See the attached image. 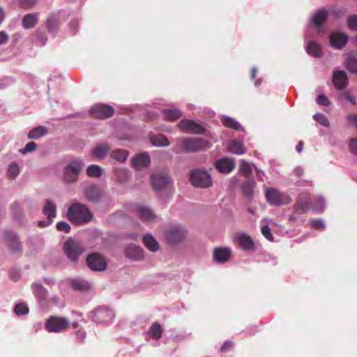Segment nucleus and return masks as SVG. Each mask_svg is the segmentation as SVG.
<instances>
[{
	"label": "nucleus",
	"instance_id": "obj_1",
	"mask_svg": "<svg viewBox=\"0 0 357 357\" xmlns=\"http://www.w3.org/2000/svg\"><path fill=\"white\" fill-rule=\"evenodd\" d=\"M82 195L87 202L96 206V210L105 213L114 206L112 196L105 195L101 188L95 183L83 188Z\"/></svg>",
	"mask_w": 357,
	"mask_h": 357
},
{
	"label": "nucleus",
	"instance_id": "obj_2",
	"mask_svg": "<svg viewBox=\"0 0 357 357\" xmlns=\"http://www.w3.org/2000/svg\"><path fill=\"white\" fill-rule=\"evenodd\" d=\"M66 217L73 225L77 226L91 222L94 218L88 206L79 202H74L69 206Z\"/></svg>",
	"mask_w": 357,
	"mask_h": 357
},
{
	"label": "nucleus",
	"instance_id": "obj_3",
	"mask_svg": "<svg viewBox=\"0 0 357 357\" xmlns=\"http://www.w3.org/2000/svg\"><path fill=\"white\" fill-rule=\"evenodd\" d=\"M212 143L202 137H182L178 146L172 149L174 153H199L211 148Z\"/></svg>",
	"mask_w": 357,
	"mask_h": 357
},
{
	"label": "nucleus",
	"instance_id": "obj_4",
	"mask_svg": "<svg viewBox=\"0 0 357 357\" xmlns=\"http://www.w3.org/2000/svg\"><path fill=\"white\" fill-rule=\"evenodd\" d=\"M189 182L195 188H208L212 184V176L204 168H195L189 172Z\"/></svg>",
	"mask_w": 357,
	"mask_h": 357
},
{
	"label": "nucleus",
	"instance_id": "obj_5",
	"mask_svg": "<svg viewBox=\"0 0 357 357\" xmlns=\"http://www.w3.org/2000/svg\"><path fill=\"white\" fill-rule=\"evenodd\" d=\"M84 166V162L82 159L75 158L71 160L63 168V181L67 183L76 182Z\"/></svg>",
	"mask_w": 357,
	"mask_h": 357
},
{
	"label": "nucleus",
	"instance_id": "obj_6",
	"mask_svg": "<svg viewBox=\"0 0 357 357\" xmlns=\"http://www.w3.org/2000/svg\"><path fill=\"white\" fill-rule=\"evenodd\" d=\"M188 230L181 224H176L164 231L165 238L169 245H177L186 238Z\"/></svg>",
	"mask_w": 357,
	"mask_h": 357
},
{
	"label": "nucleus",
	"instance_id": "obj_7",
	"mask_svg": "<svg viewBox=\"0 0 357 357\" xmlns=\"http://www.w3.org/2000/svg\"><path fill=\"white\" fill-rule=\"evenodd\" d=\"M70 327V321L63 317L50 316L45 321V328L50 333H61Z\"/></svg>",
	"mask_w": 357,
	"mask_h": 357
},
{
	"label": "nucleus",
	"instance_id": "obj_8",
	"mask_svg": "<svg viewBox=\"0 0 357 357\" xmlns=\"http://www.w3.org/2000/svg\"><path fill=\"white\" fill-rule=\"evenodd\" d=\"M114 108L105 103H96L91 106L89 110V114L94 119H107L114 114Z\"/></svg>",
	"mask_w": 357,
	"mask_h": 357
},
{
	"label": "nucleus",
	"instance_id": "obj_9",
	"mask_svg": "<svg viewBox=\"0 0 357 357\" xmlns=\"http://www.w3.org/2000/svg\"><path fill=\"white\" fill-rule=\"evenodd\" d=\"M328 17L329 12L325 8H321L312 16L310 24L316 28L319 33H324L326 32V24Z\"/></svg>",
	"mask_w": 357,
	"mask_h": 357
},
{
	"label": "nucleus",
	"instance_id": "obj_10",
	"mask_svg": "<svg viewBox=\"0 0 357 357\" xmlns=\"http://www.w3.org/2000/svg\"><path fill=\"white\" fill-rule=\"evenodd\" d=\"M178 128L183 132H188L196 135H206V129L202 123L194 119H184L178 123Z\"/></svg>",
	"mask_w": 357,
	"mask_h": 357
},
{
	"label": "nucleus",
	"instance_id": "obj_11",
	"mask_svg": "<svg viewBox=\"0 0 357 357\" xmlns=\"http://www.w3.org/2000/svg\"><path fill=\"white\" fill-rule=\"evenodd\" d=\"M91 313L93 321L97 324H109L114 317L113 311L107 307H97Z\"/></svg>",
	"mask_w": 357,
	"mask_h": 357
},
{
	"label": "nucleus",
	"instance_id": "obj_12",
	"mask_svg": "<svg viewBox=\"0 0 357 357\" xmlns=\"http://www.w3.org/2000/svg\"><path fill=\"white\" fill-rule=\"evenodd\" d=\"M332 83L337 91H343L349 85V77L344 70H333L332 73Z\"/></svg>",
	"mask_w": 357,
	"mask_h": 357
},
{
	"label": "nucleus",
	"instance_id": "obj_13",
	"mask_svg": "<svg viewBox=\"0 0 357 357\" xmlns=\"http://www.w3.org/2000/svg\"><path fill=\"white\" fill-rule=\"evenodd\" d=\"M86 261L90 269L94 271H102L107 268L105 259L96 252L89 255Z\"/></svg>",
	"mask_w": 357,
	"mask_h": 357
},
{
	"label": "nucleus",
	"instance_id": "obj_14",
	"mask_svg": "<svg viewBox=\"0 0 357 357\" xmlns=\"http://www.w3.org/2000/svg\"><path fill=\"white\" fill-rule=\"evenodd\" d=\"M348 40V35L341 31H333L328 36L329 44L334 50H342Z\"/></svg>",
	"mask_w": 357,
	"mask_h": 357
},
{
	"label": "nucleus",
	"instance_id": "obj_15",
	"mask_svg": "<svg viewBox=\"0 0 357 357\" xmlns=\"http://www.w3.org/2000/svg\"><path fill=\"white\" fill-rule=\"evenodd\" d=\"M214 166L218 172L228 174L234 169L236 160L234 158L222 157L215 162Z\"/></svg>",
	"mask_w": 357,
	"mask_h": 357
},
{
	"label": "nucleus",
	"instance_id": "obj_16",
	"mask_svg": "<svg viewBox=\"0 0 357 357\" xmlns=\"http://www.w3.org/2000/svg\"><path fill=\"white\" fill-rule=\"evenodd\" d=\"M151 163V158L148 152L137 153L131 158V165L135 169L147 167Z\"/></svg>",
	"mask_w": 357,
	"mask_h": 357
},
{
	"label": "nucleus",
	"instance_id": "obj_17",
	"mask_svg": "<svg viewBox=\"0 0 357 357\" xmlns=\"http://www.w3.org/2000/svg\"><path fill=\"white\" fill-rule=\"evenodd\" d=\"M169 183V178L160 173L153 174L151 177V186L156 192H159L167 187Z\"/></svg>",
	"mask_w": 357,
	"mask_h": 357
},
{
	"label": "nucleus",
	"instance_id": "obj_18",
	"mask_svg": "<svg viewBox=\"0 0 357 357\" xmlns=\"http://www.w3.org/2000/svg\"><path fill=\"white\" fill-rule=\"evenodd\" d=\"M267 202L275 206H280L283 204L282 194L276 188H269L265 192Z\"/></svg>",
	"mask_w": 357,
	"mask_h": 357
},
{
	"label": "nucleus",
	"instance_id": "obj_19",
	"mask_svg": "<svg viewBox=\"0 0 357 357\" xmlns=\"http://www.w3.org/2000/svg\"><path fill=\"white\" fill-rule=\"evenodd\" d=\"M109 151L110 146L108 144L98 143L91 149L90 155L94 159L102 160L109 155Z\"/></svg>",
	"mask_w": 357,
	"mask_h": 357
},
{
	"label": "nucleus",
	"instance_id": "obj_20",
	"mask_svg": "<svg viewBox=\"0 0 357 357\" xmlns=\"http://www.w3.org/2000/svg\"><path fill=\"white\" fill-rule=\"evenodd\" d=\"M231 254V250L227 247H216L213 252V257L215 261L223 264L229 261Z\"/></svg>",
	"mask_w": 357,
	"mask_h": 357
},
{
	"label": "nucleus",
	"instance_id": "obj_21",
	"mask_svg": "<svg viewBox=\"0 0 357 357\" xmlns=\"http://www.w3.org/2000/svg\"><path fill=\"white\" fill-rule=\"evenodd\" d=\"M344 66L351 75H357V53L350 52L346 54Z\"/></svg>",
	"mask_w": 357,
	"mask_h": 357
},
{
	"label": "nucleus",
	"instance_id": "obj_22",
	"mask_svg": "<svg viewBox=\"0 0 357 357\" xmlns=\"http://www.w3.org/2000/svg\"><path fill=\"white\" fill-rule=\"evenodd\" d=\"M139 218L144 222H153L156 220L157 215L153 210L146 206L140 205L136 208Z\"/></svg>",
	"mask_w": 357,
	"mask_h": 357
},
{
	"label": "nucleus",
	"instance_id": "obj_23",
	"mask_svg": "<svg viewBox=\"0 0 357 357\" xmlns=\"http://www.w3.org/2000/svg\"><path fill=\"white\" fill-rule=\"evenodd\" d=\"M2 238L7 245H20L18 234L11 229H5L2 232Z\"/></svg>",
	"mask_w": 357,
	"mask_h": 357
},
{
	"label": "nucleus",
	"instance_id": "obj_24",
	"mask_svg": "<svg viewBox=\"0 0 357 357\" xmlns=\"http://www.w3.org/2000/svg\"><path fill=\"white\" fill-rule=\"evenodd\" d=\"M305 51L307 54L314 58H321L323 56V50L321 45L313 40L306 42Z\"/></svg>",
	"mask_w": 357,
	"mask_h": 357
},
{
	"label": "nucleus",
	"instance_id": "obj_25",
	"mask_svg": "<svg viewBox=\"0 0 357 357\" xmlns=\"http://www.w3.org/2000/svg\"><path fill=\"white\" fill-rule=\"evenodd\" d=\"M10 210L13 221L19 224H22L24 220V212L20 207L19 202H13L10 206Z\"/></svg>",
	"mask_w": 357,
	"mask_h": 357
},
{
	"label": "nucleus",
	"instance_id": "obj_26",
	"mask_svg": "<svg viewBox=\"0 0 357 357\" xmlns=\"http://www.w3.org/2000/svg\"><path fill=\"white\" fill-rule=\"evenodd\" d=\"M129 155V151L124 149L116 148L109 151V158L120 164L125 163Z\"/></svg>",
	"mask_w": 357,
	"mask_h": 357
},
{
	"label": "nucleus",
	"instance_id": "obj_27",
	"mask_svg": "<svg viewBox=\"0 0 357 357\" xmlns=\"http://www.w3.org/2000/svg\"><path fill=\"white\" fill-rule=\"evenodd\" d=\"M228 152L238 155H244L247 152L242 140H230L227 144Z\"/></svg>",
	"mask_w": 357,
	"mask_h": 357
},
{
	"label": "nucleus",
	"instance_id": "obj_28",
	"mask_svg": "<svg viewBox=\"0 0 357 357\" xmlns=\"http://www.w3.org/2000/svg\"><path fill=\"white\" fill-rule=\"evenodd\" d=\"M326 207V200L321 195H318L314 197V200L311 204V210L316 214H321L325 211Z\"/></svg>",
	"mask_w": 357,
	"mask_h": 357
},
{
	"label": "nucleus",
	"instance_id": "obj_29",
	"mask_svg": "<svg viewBox=\"0 0 357 357\" xmlns=\"http://www.w3.org/2000/svg\"><path fill=\"white\" fill-rule=\"evenodd\" d=\"M255 185L256 182L253 178L246 179L242 183L241 190L243 195L248 199H251L253 197Z\"/></svg>",
	"mask_w": 357,
	"mask_h": 357
},
{
	"label": "nucleus",
	"instance_id": "obj_30",
	"mask_svg": "<svg viewBox=\"0 0 357 357\" xmlns=\"http://www.w3.org/2000/svg\"><path fill=\"white\" fill-rule=\"evenodd\" d=\"M233 243L237 245H255L252 237L247 233H236L233 237Z\"/></svg>",
	"mask_w": 357,
	"mask_h": 357
},
{
	"label": "nucleus",
	"instance_id": "obj_31",
	"mask_svg": "<svg viewBox=\"0 0 357 357\" xmlns=\"http://www.w3.org/2000/svg\"><path fill=\"white\" fill-rule=\"evenodd\" d=\"M42 213L47 217V219H54L56 217V205L50 199L45 200L44 206L42 209Z\"/></svg>",
	"mask_w": 357,
	"mask_h": 357
},
{
	"label": "nucleus",
	"instance_id": "obj_32",
	"mask_svg": "<svg viewBox=\"0 0 357 357\" xmlns=\"http://www.w3.org/2000/svg\"><path fill=\"white\" fill-rule=\"evenodd\" d=\"M126 257L132 260H141L144 258V250L141 247H126Z\"/></svg>",
	"mask_w": 357,
	"mask_h": 357
},
{
	"label": "nucleus",
	"instance_id": "obj_33",
	"mask_svg": "<svg viewBox=\"0 0 357 357\" xmlns=\"http://www.w3.org/2000/svg\"><path fill=\"white\" fill-rule=\"evenodd\" d=\"M48 133V129L45 126H38L31 128L28 134L27 137L29 139L37 140L45 135Z\"/></svg>",
	"mask_w": 357,
	"mask_h": 357
},
{
	"label": "nucleus",
	"instance_id": "obj_34",
	"mask_svg": "<svg viewBox=\"0 0 357 357\" xmlns=\"http://www.w3.org/2000/svg\"><path fill=\"white\" fill-rule=\"evenodd\" d=\"M39 19L38 13L26 14L22 20V26L26 29H30L35 26Z\"/></svg>",
	"mask_w": 357,
	"mask_h": 357
},
{
	"label": "nucleus",
	"instance_id": "obj_35",
	"mask_svg": "<svg viewBox=\"0 0 357 357\" xmlns=\"http://www.w3.org/2000/svg\"><path fill=\"white\" fill-rule=\"evenodd\" d=\"M221 121L222 123L227 128L235 130H241L242 131L245 132L244 127H243L237 120L229 116L222 115L221 116Z\"/></svg>",
	"mask_w": 357,
	"mask_h": 357
},
{
	"label": "nucleus",
	"instance_id": "obj_36",
	"mask_svg": "<svg viewBox=\"0 0 357 357\" xmlns=\"http://www.w3.org/2000/svg\"><path fill=\"white\" fill-rule=\"evenodd\" d=\"M182 114V111L178 108H167L162 110L163 119L169 121L178 120Z\"/></svg>",
	"mask_w": 357,
	"mask_h": 357
},
{
	"label": "nucleus",
	"instance_id": "obj_37",
	"mask_svg": "<svg viewBox=\"0 0 357 357\" xmlns=\"http://www.w3.org/2000/svg\"><path fill=\"white\" fill-rule=\"evenodd\" d=\"M149 141L151 144L154 147H166L170 144L167 137L162 134L151 135Z\"/></svg>",
	"mask_w": 357,
	"mask_h": 357
},
{
	"label": "nucleus",
	"instance_id": "obj_38",
	"mask_svg": "<svg viewBox=\"0 0 357 357\" xmlns=\"http://www.w3.org/2000/svg\"><path fill=\"white\" fill-rule=\"evenodd\" d=\"M114 174L117 182L124 183L131 178V172L126 168H115Z\"/></svg>",
	"mask_w": 357,
	"mask_h": 357
},
{
	"label": "nucleus",
	"instance_id": "obj_39",
	"mask_svg": "<svg viewBox=\"0 0 357 357\" xmlns=\"http://www.w3.org/2000/svg\"><path fill=\"white\" fill-rule=\"evenodd\" d=\"M64 252L73 262H76L82 250L80 247H63Z\"/></svg>",
	"mask_w": 357,
	"mask_h": 357
},
{
	"label": "nucleus",
	"instance_id": "obj_40",
	"mask_svg": "<svg viewBox=\"0 0 357 357\" xmlns=\"http://www.w3.org/2000/svg\"><path fill=\"white\" fill-rule=\"evenodd\" d=\"M45 25L48 32L54 36H56L58 30V21L54 15H51L47 18Z\"/></svg>",
	"mask_w": 357,
	"mask_h": 357
},
{
	"label": "nucleus",
	"instance_id": "obj_41",
	"mask_svg": "<svg viewBox=\"0 0 357 357\" xmlns=\"http://www.w3.org/2000/svg\"><path fill=\"white\" fill-rule=\"evenodd\" d=\"M103 172V168L96 164L89 165L86 169V173L89 177L100 178L102 176Z\"/></svg>",
	"mask_w": 357,
	"mask_h": 357
},
{
	"label": "nucleus",
	"instance_id": "obj_42",
	"mask_svg": "<svg viewBox=\"0 0 357 357\" xmlns=\"http://www.w3.org/2000/svg\"><path fill=\"white\" fill-rule=\"evenodd\" d=\"M252 167V165L251 166L248 161L241 159L238 173L244 176L250 177L253 174Z\"/></svg>",
	"mask_w": 357,
	"mask_h": 357
},
{
	"label": "nucleus",
	"instance_id": "obj_43",
	"mask_svg": "<svg viewBox=\"0 0 357 357\" xmlns=\"http://www.w3.org/2000/svg\"><path fill=\"white\" fill-rule=\"evenodd\" d=\"M45 243L46 241L41 234L33 233L28 236V243L29 245H43Z\"/></svg>",
	"mask_w": 357,
	"mask_h": 357
},
{
	"label": "nucleus",
	"instance_id": "obj_44",
	"mask_svg": "<svg viewBox=\"0 0 357 357\" xmlns=\"http://www.w3.org/2000/svg\"><path fill=\"white\" fill-rule=\"evenodd\" d=\"M33 288L34 295L40 301L45 300L47 294V291L43 286L34 283L33 284Z\"/></svg>",
	"mask_w": 357,
	"mask_h": 357
},
{
	"label": "nucleus",
	"instance_id": "obj_45",
	"mask_svg": "<svg viewBox=\"0 0 357 357\" xmlns=\"http://www.w3.org/2000/svg\"><path fill=\"white\" fill-rule=\"evenodd\" d=\"M72 287L78 291H85L91 288V284L86 280H73L71 282Z\"/></svg>",
	"mask_w": 357,
	"mask_h": 357
},
{
	"label": "nucleus",
	"instance_id": "obj_46",
	"mask_svg": "<svg viewBox=\"0 0 357 357\" xmlns=\"http://www.w3.org/2000/svg\"><path fill=\"white\" fill-rule=\"evenodd\" d=\"M21 172V169L18 164L15 162H12L8 166L7 175L10 178H15L18 176Z\"/></svg>",
	"mask_w": 357,
	"mask_h": 357
},
{
	"label": "nucleus",
	"instance_id": "obj_47",
	"mask_svg": "<svg viewBox=\"0 0 357 357\" xmlns=\"http://www.w3.org/2000/svg\"><path fill=\"white\" fill-rule=\"evenodd\" d=\"M149 332L153 339H160L162 333V330L160 324H159L158 322L153 323L149 328Z\"/></svg>",
	"mask_w": 357,
	"mask_h": 357
},
{
	"label": "nucleus",
	"instance_id": "obj_48",
	"mask_svg": "<svg viewBox=\"0 0 357 357\" xmlns=\"http://www.w3.org/2000/svg\"><path fill=\"white\" fill-rule=\"evenodd\" d=\"M312 118L319 124H320L324 127H326V128L330 127V125H331L330 121H328V119L326 117V116L324 114L317 112L312 116Z\"/></svg>",
	"mask_w": 357,
	"mask_h": 357
},
{
	"label": "nucleus",
	"instance_id": "obj_49",
	"mask_svg": "<svg viewBox=\"0 0 357 357\" xmlns=\"http://www.w3.org/2000/svg\"><path fill=\"white\" fill-rule=\"evenodd\" d=\"M15 77L12 76H4L0 79V90H3L14 84Z\"/></svg>",
	"mask_w": 357,
	"mask_h": 357
},
{
	"label": "nucleus",
	"instance_id": "obj_50",
	"mask_svg": "<svg viewBox=\"0 0 357 357\" xmlns=\"http://www.w3.org/2000/svg\"><path fill=\"white\" fill-rule=\"evenodd\" d=\"M144 245H160L157 239L151 234L146 233L142 237Z\"/></svg>",
	"mask_w": 357,
	"mask_h": 357
},
{
	"label": "nucleus",
	"instance_id": "obj_51",
	"mask_svg": "<svg viewBox=\"0 0 357 357\" xmlns=\"http://www.w3.org/2000/svg\"><path fill=\"white\" fill-rule=\"evenodd\" d=\"M37 149V144L33 142H29L26 144L25 146L22 149H20L19 151L24 155L28 153L33 152Z\"/></svg>",
	"mask_w": 357,
	"mask_h": 357
},
{
	"label": "nucleus",
	"instance_id": "obj_52",
	"mask_svg": "<svg viewBox=\"0 0 357 357\" xmlns=\"http://www.w3.org/2000/svg\"><path fill=\"white\" fill-rule=\"evenodd\" d=\"M347 24L349 29L357 31V15H351L347 19Z\"/></svg>",
	"mask_w": 357,
	"mask_h": 357
},
{
	"label": "nucleus",
	"instance_id": "obj_53",
	"mask_svg": "<svg viewBox=\"0 0 357 357\" xmlns=\"http://www.w3.org/2000/svg\"><path fill=\"white\" fill-rule=\"evenodd\" d=\"M56 228L58 231H62L68 234L71 230V226L66 221L61 220L56 223Z\"/></svg>",
	"mask_w": 357,
	"mask_h": 357
},
{
	"label": "nucleus",
	"instance_id": "obj_54",
	"mask_svg": "<svg viewBox=\"0 0 357 357\" xmlns=\"http://www.w3.org/2000/svg\"><path fill=\"white\" fill-rule=\"evenodd\" d=\"M310 225L314 229H325L326 227L324 220L321 218L311 220Z\"/></svg>",
	"mask_w": 357,
	"mask_h": 357
},
{
	"label": "nucleus",
	"instance_id": "obj_55",
	"mask_svg": "<svg viewBox=\"0 0 357 357\" xmlns=\"http://www.w3.org/2000/svg\"><path fill=\"white\" fill-rule=\"evenodd\" d=\"M79 20L76 18L72 19L69 22L70 33L75 36L79 31Z\"/></svg>",
	"mask_w": 357,
	"mask_h": 357
},
{
	"label": "nucleus",
	"instance_id": "obj_56",
	"mask_svg": "<svg viewBox=\"0 0 357 357\" xmlns=\"http://www.w3.org/2000/svg\"><path fill=\"white\" fill-rule=\"evenodd\" d=\"M14 311L17 315H24L29 312V308L24 303H18L15 305Z\"/></svg>",
	"mask_w": 357,
	"mask_h": 357
},
{
	"label": "nucleus",
	"instance_id": "obj_57",
	"mask_svg": "<svg viewBox=\"0 0 357 357\" xmlns=\"http://www.w3.org/2000/svg\"><path fill=\"white\" fill-rule=\"evenodd\" d=\"M316 102L318 105L328 107L331 105V101L324 94H319L316 98Z\"/></svg>",
	"mask_w": 357,
	"mask_h": 357
},
{
	"label": "nucleus",
	"instance_id": "obj_58",
	"mask_svg": "<svg viewBox=\"0 0 357 357\" xmlns=\"http://www.w3.org/2000/svg\"><path fill=\"white\" fill-rule=\"evenodd\" d=\"M263 236L271 242H273V236L268 225H264L261 229Z\"/></svg>",
	"mask_w": 357,
	"mask_h": 357
},
{
	"label": "nucleus",
	"instance_id": "obj_59",
	"mask_svg": "<svg viewBox=\"0 0 357 357\" xmlns=\"http://www.w3.org/2000/svg\"><path fill=\"white\" fill-rule=\"evenodd\" d=\"M36 38V43H39L40 46L45 45L48 40L47 35L43 32L37 33Z\"/></svg>",
	"mask_w": 357,
	"mask_h": 357
},
{
	"label": "nucleus",
	"instance_id": "obj_60",
	"mask_svg": "<svg viewBox=\"0 0 357 357\" xmlns=\"http://www.w3.org/2000/svg\"><path fill=\"white\" fill-rule=\"evenodd\" d=\"M138 236H139V234L137 233L125 232V233H122L121 234L120 238L123 240H130V241H137Z\"/></svg>",
	"mask_w": 357,
	"mask_h": 357
},
{
	"label": "nucleus",
	"instance_id": "obj_61",
	"mask_svg": "<svg viewBox=\"0 0 357 357\" xmlns=\"http://www.w3.org/2000/svg\"><path fill=\"white\" fill-rule=\"evenodd\" d=\"M38 0H19V4L22 8H31L33 7Z\"/></svg>",
	"mask_w": 357,
	"mask_h": 357
},
{
	"label": "nucleus",
	"instance_id": "obj_62",
	"mask_svg": "<svg viewBox=\"0 0 357 357\" xmlns=\"http://www.w3.org/2000/svg\"><path fill=\"white\" fill-rule=\"evenodd\" d=\"M349 147L350 152L352 154L357 155V138H353L351 139Z\"/></svg>",
	"mask_w": 357,
	"mask_h": 357
},
{
	"label": "nucleus",
	"instance_id": "obj_63",
	"mask_svg": "<svg viewBox=\"0 0 357 357\" xmlns=\"http://www.w3.org/2000/svg\"><path fill=\"white\" fill-rule=\"evenodd\" d=\"M341 92L338 94L337 99L340 102H342L344 99L348 100L351 97V94L348 91H340Z\"/></svg>",
	"mask_w": 357,
	"mask_h": 357
},
{
	"label": "nucleus",
	"instance_id": "obj_64",
	"mask_svg": "<svg viewBox=\"0 0 357 357\" xmlns=\"http://www.w3.org/2000/svg\"><path fill=\"white\" fill-rule=\"evenodd\" d=\"M347 119L357 129V114L348 115Z\"/></svg>",
	"mask_w": 357,
	"mask_h": 357
}]
</instances>
